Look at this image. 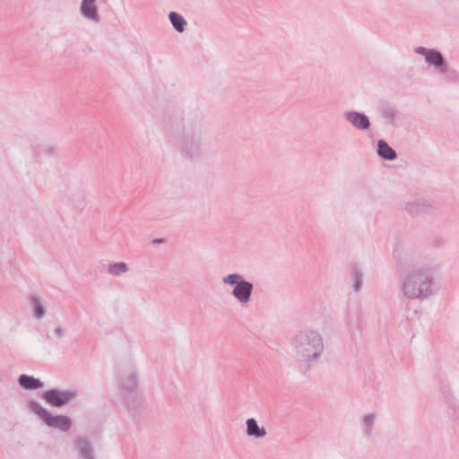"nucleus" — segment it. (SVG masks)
Returning a JSON list of instances; mask_svg holds the SVG:
<instances>
[{
    "label": "nucleus",
    "instance_id": "f257e3e1",
    "mask_svg": "<svg viewBox=\"0 0 459 459\" xmlns=\"http://www.w3.org/2000/svg\"><path fill=\"white\" fill-rule=\"evenodd\" d=\"M169 130L178 151L185 160L198 162L206 157L201 117L183 118L181 124L178 119H174L169 124Z\"/></svg>",
    "mask_w": 459,
    "mask_h": 459
},
{
    "label": "nucleus",
    "instance_id": "f03ea898",
    "mask_svg": "<svg viewBox=\"0 0 459 459\" xmlns=\"http://www.w3.org/2000/svg\"><path fill=\"white\" fill-rule=\"evenodd\" d=\"M299 371L306 374L313 363H316L324 352L325 345L320 333L305 330L297 333L291 341Z\"/></svg>",
    "mask_w": 459,
    "mask_h": 459
},
{
    "label": "nucleus",
    "instance_id": "7ed1b4c3",
    "mask_svg": "<svg viewBox=\"0 0 459 459\" xmlns=\"http://www.w3.org/2000/svg\"><path fill=\"white\" fill-rule=\"evenodd\" d=\"M401 293L409 299L423 300L433 293L432 275L428 269L414 268L404 274Z\"/></svg>",
    "mask_w": 459,
    "mask_h": 459
},
{
    "label": "nucleus",
    "instance_id": "20e7f679",
    "mask_svg": "<svg viewBox=\"0 0 459 459\" xmlns=\"http://www.w3.org/2000/svg\"><path fill=\"white\" fill-rule=\"evenodd\" d=\"M221 281L225 285L233 287L231 295L240 304L244 305L250 301L254 285L252 282L245 280L243 275L233 273L224 276Z\"/></svg>",
    "mask_w": 459,
    "mask_h": 459
},
{
    "label": "nucleus",
    "instance_id": "39448f33",
    "mask_svg": "<svg viewBox=\"0 0 459 459\" xmlns=\"http://www.w3.org/2000/svg\"><path fill=\"white\" fill-rule=\"evenodd\" d=\"M28 408L37 414L44 423L53 429H56L62 432L68 431L72 427V420L66 415H52L49 411L43 408L38 402L30 401Z\"/></svg>",
    "mask_w": 459,
    "mask_h": 459
},
{
    "label": "nucleus",
    "instance_id": "423d86ee",
    "mask_svg": "<svg viewBox=\"0 0 459 459\" xmlns=\"http://www.w3.org/2000/svg\"><path fill=\"white\" fill-rule=\"evenodd\" d=\"M78 395V392L74 389L60 390L49 389L42 394V399L53 407H63L69 404Z\"/></svg>",
    "mask_w": 459,
    "mask_h": 459
},
{
    "label": "nucleus",
    "instance_id": "0eeeda50",
    "mask_svg": "<svg viewBox=\"0 0 459 459\" xmlns=\"http://www.w3.org/2000/svg\"><path fill=\"white\" fill-rule=\"evenodd\" d=\"M414 52L424 56L425 62L429 66H433L438 73L446 74L448 71V65L439 50L417 47L414 48Z\"/></svg>",
    "mask_w": 459,
    "mask_h": 459
},
{
    "label": "nucleus",
    "instance_id": "6e6552de",
    "mask_svg": "<svg viewBox=\"0 0 459 459\" xmlns=\"http://www.w3.org/2000/svg\"><path fill=\"white\" fill-rule=\"evenodd\" d=\"M343 117L345 121L357 130L367 131L370 128V120L365 113L356 110H347L343 112Z\"/></svg>",
    "mask_w": 459,
    "mask_h": 459
},
{
    "label": "nucleus",
    "instance_id": "1a4fd4ad",
    "mask_svg": "<svg viewBox=\"0 0 459 459\" xmlns=\"http://www.w3.org/2000/svg\"><path fill=\"white\" fill-rule=\"evenodd\" d=\"M377 110L385 125L396 126L399 110L394 104L384 101L377 106Z\"/></svg>",
    "mask_w": 459,
    "mask_h": 459
},
{
    "label": "nucleus",
    "instance_id": "9d476101",
    "mask_svg": "<svg viewBox=\"0 0 459 459\" xmlns=\"http://www.w3.org/2000/svg\"><path fill=\"white\" fill-rule=\"evenodd\" d=\"M434 209V204L429 200L425 199H415L408 202L405 205L407 212L413 216H421L430 212Z\"/></svg>",
    "mask_w": 459,
    "mask_h": 459
},
{
    "label": "nucleus",
    "instance_id": "9b49d317",
    "mask_svg": "<svg viewBox=\"0 0 459 459\" xmlns=\"http://www.w3.org/2000/svg\"><path fill=\"white\" fill-rule=\"evenodd\" d=\"M96 2L97 0H82L80 5L81 15L85 20L93 23H99L100 22V16Z\"/></svg>",
    "mask_w": 459,
    "mask_h": 459
},
{
    "label": "nucleus",
    "instance_id": "f8f14e48",
    "mask_svg": "<svg viewBox=\"0 0 459 459\" xmlns=\"http://www.w3.org/2000/svg\"><path fill=\"white\" fill-rule=\"evenodd\" d=\"M441 395L448 407L455 409L459 406V384L453 386L449 385H442Z\"/></svg>",
    "mask_w": 459,
    "mask_h": 459
},
{
    "label": "nucleus",
    "instance_id": "ddd939ff",
    "mask_svg": "<svg viewBox=\"0 0 459 459\" xmlns=\"http://www.w3.org/2000/svg\"><path fill=\"white\" fill-rule=\"evenodd\" d=\"M118 382L120 386L126 391H133L137 384L136 376L131 365H128L118 375Z\"/></svg>",
    "mask_w": 459,
    "mask_h": 459
},
{
    "label": "nucleus",
    "instance_id": "4468645a",
    "mask_svg": "<svg viewBox=\"0 0 459 459\" xmlns=\"http://www.w3.org/2000/svg\"><path fill=\"white\" fill-rule=\"evenodd\" d=\"M74 448L79 459H96L93 446L87 438L78 437Z\"/></svg>",
    "mask_w": 459,
    "mask_h": 459
},
{
    "label": "nucleus",
    "instance_id": "2eb2a0df",
    "mask_svg": "<svg viewBox=\"0 0 459 459\" xmlns=\"http://www.w3.org/2000/svg\"><path fill=\"white\" fill-rule=\"evenodd\" d=\"M247 435L254 438H264L267 432L264 427H260L254 418H249L246 420Z\"/></svg>",
    "mask_w": 459,
    "mask_h": 459
},
{
    "label": "nucleus",
    "instance_id": "dca6fc26",
    "mask_svg": "<svg viewBox=\"0 0 459 459\" xmlns=\"http://www.w3.org/2000/svg\"><path fill=\"white\" fill-rule=\"evenodd\" d=\"M18 384L24 390H37L43 386V383L39 378L25 374L19 377Z\"/></svg>",
    "mask_w": 459,
    "mask_h": 459
},
{
    "label": "nucleus",
    "instance_id": "f3484780",
    "mask_svg": "<svg viewBox=\"0 0 459 459\" xmlns=\"http://www.w3.org/2000/svg\"><path fill=\"white\" fill-rule=\"evenodd\" d=\"M377 155L386 160H394L396 159V152L385 141H377Z\"/></svg>",
    "mask_w": 459,
    "mask_h": 459
},
{
    "label": "nucleus",
    "instance_id": "a211bd4d",
    "mask_svg": "<svg viewBox=\"0 0 459 459\" xmlns=\"http://www.w3.org/2000/svg\"><path fill=\"white\" fill-rule=\"evenodd\" d=\"M169 20L173 29L178 32L183 33L187 26V22L184 16L177 12H170L168 15Z\"/></svg>",
    "mask_w": 459,
    "mask_h": 459
},
{
    "label": "nucleus",
    "instance_id": "6ab92c4d",
    "mask_svg": "<svg viewBox=\"0 0 459 459\" xmlns=\"http://www.w3.org/2000/svg\"><path fill=\"white\" fill-rule=\"evenodd\" d=\"M376 415L374 413L367 414L362 419V431L366 436H370L375 426Z\"/></svg>",
    "mask_w": 459,
    "mask_h": 459
},
{
    "label": "nucleus",
    "instance_id": "aec40b11",
    "mask_svg": "<svg viewBox=\"0 0 459 459\" xmlns=\"http://www.w3.org/2000/svg\"><path fill=\"white\" fill-rule=\"evenodd\" d=\"M351 278L352 281V289L355 292H359L360 290L362 285V272L359 268L355 267L352 269L351 273Z\"/></svg>",
    "mask_w": 459,
    "mask_h": 459
},
{
    "label": "nucleus",
    "instance_id": "412c9836",
    "mask_svg": "<svg viewBox=\"0 0 459 459\" xmlns=\"http://www.w3.org/2000/svg\"><path fill=\"white\" fill-rule=\"evenodd\" d=\"M128 271V267L124 262L113 263L108 265V272L109 274L113 276H120L121 274L126 273Z\"/></svg>",
    "mask_w": 459,
    "mask_h": 459
},
{
    "label": "nucleus",
    "instance_id": "4be33fe9",
    "mask_svg": "<svg viewBox=\"0 0 459 459\" xmlns=\"http://www.w3.org/2000/svg\"><path fill=\"white\" fill-rule=\"evenodd\" d=\"M31 306L33 307L34 316L38 319L42 318L45 316V309L40 304L39 300L36 297H31Z\"/></svg>",
    "mask_w": 459,
    "mask_h": 459
},
{
    "label": "nucleus",
    "instance_id": "5701e85b",
    "mask_svg": "<svg viewBox=\"0 0 459 459\" xmlns=\"http://www.w3.org/2000/svg\"><path fill=\"white\" fill-rule=\"evenodd\" d=\"M54 333L57 338H61L65 335V330L59 325L55 326Z\"/></svg>",
    "mask_w": 459,
    "mask_h": 459
},
{
    "label": "nucleus",
    "instance_id": "b1692460",
    "mask_svg": "<svg viewBox=\"0 0 459 459\" xmlns=\"http://www.w3.org/2000/svg\"><path fill=\"white\" fill-rule=\"evenodd\" d=\"M48 152H51V153H55L56 152V148L55 147H50Z\"/></svg>",
    "mask_w": 459,
    "mask_h": 459
},
{
    "label": "nucleus",
    "instance_id": "393cba45",
    "mask_svg": "<svg viewBox=\"0 0 459 459\" xmlns=\"http://www.w3.org/2000/svg\"><path fill=\"white\" fill-rule=\"evenodd\" d=\"M161 242V239H156L154 240V243H160Z\"/></svg>",
    "mask_w": 459,
    "mask_h": 459
}]
</instances>
